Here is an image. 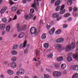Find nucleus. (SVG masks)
<instances>
[{"label":"nucleus","instance_id":"25","mask_svg":"<svg viewBox=\"0 0 78 78\" xmlns=\"http://www.w3.org/2000/svg\"><path fill=\"white\" fill-rule=\"evenodd\" d=\"M67 4L69 6H70L72 4V0H68Z\"/></svg>","mask_w":78,"mask_h":78},{"label":"nucleus","instance_id":"24","mask_svg":"<svg viewBox=\"0 0 78 78\" xmlns=\"http://www.w3.org/2000/svg\"><path fill=\"white\" fill-rule=\"evenodd\" d=\"M72 78H78V74L77 73H75L74 74Z\"/></svg>","mask_w":78,"mask_h":78},{"label":"nucleus","instance_id":"50","mask_svg":"<svg viewBox=\"0 0 78 78\" xmlns=\"http://www.w3.org/2000/svg\"><path fill=\"white\" fill-rule=\"evenodd\" d=\"M29 18H32L33 17V15H32V14H29Z\"/></svg>","mask_w":78,"mask_h":78},{"label":"nucleus","instance_id":"61","mask_svg":"<svg viewBox=\"0 0 78 78\" xmlns=\"http://www.w3.org/2000/svg\"><path fill=\"white\" fill-rule=\"evenodd\" d=\"M36 16H35L34 18H33V20H35V19H36Z\"/></svg>","mask_w":78,"mask_h":78},{"label":"nucleus","instance_id":"22","mask_svg":"<svg viewBox=\"0 0 78 78\" xmlns=\"http://www.w3.org/2000/svg\"><path fill=\"white\" fill-rule=\"evenodd\" d=\"M72 58L70 56H68L67 57V60L69 62H70L71 61H72Z\"/></svg>","mask_w":78,"mask_h":78},{"label":"nucleus","instance_id":"7","mask_svg":"<svg viewBox=\"0 0 78 78\" xmlns=\"http://www.w3.org/2000/svg\"><path fill=\"white\" fill-rule=\"evenodd\" d=\"M25 34L24 32H21L20 33L18 36V38L19 39H22V38H23L25 36Z\"/></svg>","mask_w":78,"mask_h":78},{"label":"nucleus","instance_id":"30","mask_svg":"<svg viewBox=\"0 0 78 78\" xmlns=\"http://www.w3.org/2000/svg\"><path fill=\"white\" fill-rule=\"evenodd\" d=\"M70 16V13H67L64 15V17H68Z\"/></svg>","mask_w":78,"mask_h":78},{"label":"nucleus","instance_id":"58","mask_svg":"<svg viewBox=\"0 0 78 78\" xmlns=\"http://www.w3.org/2000/svg\"><path fill=\"white\" fill-rule=\"evenodd\" d=\"M1 77V78H4V76H3V74H1L0 75Z\"/></svg>","mask_w":78,"mask_h":78},{"label":"nucleus","instance_id":"49","mask_svg":"<svg viewBox=\"0 0 78 78\" xmlns=\"http://www.w3.org/2000/svg\"><path fill=\"white\" fill-rule=\"evenodd\" d=\"M16 13L17 14L20 15V10H17V11Z\"/></svg>","mask_w":78,"mask_h":78},{"label":"nucleus","instance_id":"52","mask_svg":"<svg viewBox=\"0 0 78 78\" xmlns=\"http://www.w3.org/2000/svg\"><path fill=\"white\" fill-rule=\"evenodd\" d=\"M9 3L10 4V5H13V4H14V3L12 2L11 0L10 1Z\"/></svg>","mask_w":78,"mask_h":78},{"label":"nucleus","instance_id":"63","mask_svg":"<svg viewBox=\"0 0 78 78\" xmlns=\"http://www.w3.org/2000/svg\"><path fill=\"white\" fill-rule=\"evenodd\" d=\"M38 64H39V65L41 64V61H40L39 60L38 61Z\"/></svg>","mask_w":78,"mask_h":78},{"label":"nucleus","instance_id":"56","mask_svg":"<svg viewBox=\"0 0 78 78\" xmlns=\"http://www.w3.org/2000/svg\"><path fill=\"white\" fill-rule=\"evenodd\" d=\"M20 27V25L19 24H16V28H19Z\"/></svg>","mask_w":78,"mask_h":78},{"label":"nucleus","instance_id":"1","mask_svg":"<svg viewBox=\"0 0 78 78\" xmlns=\"http://www.w3.org/2000/svg\"><path fill=\"white\" fill-rule=\"evenodd\" d=\"M75 47L76 46L75 45V43L73 42L70 45H67L65 48H64L63 49H65L66 51L67 52H69V51H71V49H75Z\"/></svg>","mask_w":78,"mask_h":78},{"label":"nucleus","instance_id":"15","mask_svg":"<svg viewBox=\"0 0 78 78\" xmlns=\"http://www.w3.org/2000/svg\"><path fill=\"white\" fill-rule=\"evenodd\" d=\"M47 37V35L45 34H42L41 36V38L42 39H45Z\"/></svg>","mask_w":78,"mask_h":78},{"label":"nucleus","instance_id":"3","mask_svg":"<svg viewBox=\"0 0 78 78\" xmlns=\"http://www.w3.org/2000/svg\"><path fill=\"white\" fill-rule=\"evenodd\" d=\"M54 18H57V20L58 21L60 20V19H62V17L59 16V14L56 13H54L52 16Z\"/></svg>","mask_w":78,"mask_h":78},{"label":"nucleus","instance_id":"53","mask_svg":"<svg viewBox=\"0 0 78 78\" xmlns=\"http://www.w3.org/2000/svg\"><path fill=\"white\" fill-rule=\"evenodd\" d=\"M27 2V1L26 0H23L22 1V2L23 3H25Z\"/></svg>","mask_w":78,"mask_h":78},{"label":"nucleus","instance_id":"4","mask_svg":"<svg viewBox=\"0 0 78 78\" xmlns=\"http://www.w3.org/2000/svg\"><path fill=\"white\" fill-rule=\"evenodd\" d=\"M53 75L55 77H59L61 76V73L57 71H55L53 73Z\"/></svg>","mask_w":78,"mask_h":78},{"label":"nucleus","instance_id":"44","mask_svg":"<svg viewBox=\"0 0 78 78\" xmlns=\"http://www.w3.org/2000/svg\"><path fill=\"white\" fill-rule=\"evenodd\" d=\"M69 12H71V11H72L73 9L72 8V7H70L69 8Z\"/></svg>","mask_w":78,"mask_h":78},{"label":"nucleus","instance_id":"18","mask_svg":"<svg viewBox=\"0 0 78 78\" xmlns=\"http://www.w3.org/2000/svg\"><path fill=\"white\" fill-rule=\"evenodd\" d=\"M7 73L9 74V75H12L14 74V72L12 70H9L7 71Z\"/></svg>","mask_w":78,"mask_h":78},{"label":"nucleus","instance_id":"19","mask_svg":"<svg viewBox=\"0 0 78 78\" xmlns=\"http://www.w3.org/2000/svg\"><path fill=\"white\" fill-rule=\"evenodd\" d=\"M64 59V58H63V57L62 56H60L58 57L57 58V60L58 61H62Z\"/></svg>","mask_w":78,"mask_h":78},{"label":"nucleus","instance_id":"35","mask_svg":"<svg viewBox=\"0 0 78 78\" xmlns=\"http://www.w3.org/2000/svg\"><path fill=\"white\" fill-rule=\"evenodd\" d=\"M17 45H14L12 47V48L13 50H16V49H17Z\"/></svg>","mask_w":78,"mask_h":78},{"label":"nucleus","instance_id":"33","mask_svg":"<svg viewBox=\"0 0 78 78\" xmlns=\"http://www.w3.org/2000/svg\"><path fill=\"white\" fill-rule=\"evenodd\" d=\"M17 31L18 32L22 31V28L21 27L17 28Z\"/></svg>","mask_w":78,"mask_h":78},{"label":"nucleus","instance_id":"48","mask_svg":"<svg viewBox=\"0 0 78 78\" xmlns=\"http://www.w3.org/2000/svg\"><path fill=\"white\" fill-rule=\"evenodd\" d=\"M72 20V18H69L68 20V22H70Z\"/></svg>","mask_w":78,"mask_h":78},{"label":"nucleus","instance_id":"60","mask_svg":"<svg viewBox=\"0 0 78 78\" xmlns=\"http://www.w3.org/2000/svg\"><path fill=\"white\" fill-rule=\"evenodd\" d=\"M12 20V18H9V22H10L11 21V20Z\"/></svg>","mask_w":78,"mask_h":78},{"label":"nucleus","instance_id":"54","mask_svg":"<svg viewBox=\"0 0 78 78\" xmlns=\"http://www.w3.org/2000/svg\"><path fill=\"white\" fill-rule=\"evenodd\" d=\"M5 34V31H3L2 32V35H3Z\"/></svg>","mask_w":78,"mask_h":78},{"label":"nucleus","instance_id":"57","mask_svg":"<svg viewBox=\"0 0 78 78\" xmlns=\"http://www.w3.org/2000/svg\"><path fill=\"white\" fill-rule=\"evenodd\" d=\"M34 8V9H35L36 10V11H37V7H36V6H35Z\"/></svg>","mask_w":78,"mask_h":78},{"label":"nucleus","instance_id":"13","mask_svg":"<svg viewBox=\"0 0 78 78\" xmlns=\"http://www.w3.org/2000/svg\"><path fill=\"white\" fill-rule=\"evenodd\" d=\"M24 73H25L24 70L22 69V71L21 72H20V71H17L16 72V74L17 75H18L19 73H20V75H23V74H24Z\"/></svg>","mask_w":78,"mask_h":78},{"label":"nucleus","instance_id":"14","mask_svg":"<svg viewBox=\"0 0 78 78\" xmlns=\"http://www.w3.org/2000/svg\"><path fill=\"white\" fill-rule=\"evenodd\" d=\"M5 28V24H1L0 25V29L1 30H4Z\"/></svg>","mask_w":78,"mask_h":78},{"label":"nucleus","instance_id":"8","mask_svg":"<svg viewBox=\"0 0 78 78\" xmlns=\"http://www.w3.org/2000/svg\"><path fill=\"white\" fill-rule=\"evenodd\" d=\"M54 47L55 48L61 49L62 48V45L61 44H56L54 45Z\"/></svg>","mask_w":78,"mask_h":78},{"label":"nucleus","instance_id":"39","mask_svg":"<svg viewBox=\"0 0 78 78\" xmlns=\"http://www.w3.org/2000/svg\"><path fill=\"white\" fill-rule=\"evenodd\" d=\"M28 48H27L24 50V53L25 54H27V53H28Z\"/></svg>","mask_w":78,"mask_h":78},{"label":"nucleus","instance_id":"17","mask_svg":"<svg viewBox=\"0 0 78 78\" xmlns=\"http://www.w3.org/2000/svg\"><path fill=\"white\" fill-rule=\"evenodd\" d=\"M73 70L75 71L78 70V66L77 65H75L73 66Z\"/></svg>","mask_w":78,"mask_h":78},{"label":"nucleus","instance_id":"20","mask_svg":"<svg viewBox=\"0 0 78 78\" xmlns=\"http://www.w3.org/2000/svg\"><path fill=\"white\" fill-rule=\"evenodd\" d=\"M67 67V66L66 64L65 63L62 64L61 66V67L62 69H65L66 67Z\"/></svg>","mask_w":78,"mask_h":78},{"label":"nucleus","instance_id":"32","mask_svg":"<svg viewBox=\"0 0 78 78\" xmlns=\"http://www.w3.org/2000/svg\"><path fill=\"white\" fill-rule=\"evenodd\" d=\"M24 17L27 20H28V19L30 18V17L29 16V15H25L24 16Z\"/></svg>","mask_w":78,"mask_h":78},{"label":"nucleus","instance_id":"34","mask_svg":"<svg viewBox=\"0 0 78 78\" xmlns=\"http://www.w3.org/2000/svg\"><path fill=\"white\" fill-rule=\"evenodd\" d=\"M16 59H17V58L15 57H13L11 58V61H16Z\"/></svg>","mask_w":78,"mask_h":78},{"label":"nucleus","instance_id":"55","mask_svg":"<svg viewBox=\"0 0 78 78\" xmlns=\"http://www.w3.org/2000/svg\"><path fill=\"white\" fill-rule=\"evenodd\" d=\"M56 0H51V3H55V2Z\"/></svg>","mask_w":78,"mask_h":78},{"label":"nucleus","instance_id":"45","mask_svg":"<svg viewBox=\"0 0 78 78\" xmlns=\"http://www.w3.org/2000/svg\"><path fill=\"white\" fill-rule=\"evenodd\" d=\"M54 66L55 67L58 68L59 66V64H58V63L55 64V65Z\"/></svg>","mask_w":78,"mask_h":78},{"label":"nucleus","instance_id":"37","mask_svg":"<svg viewBox=\"0 0 78 78\" xmlns=\"http://www.w3.org/2000/svg\"><path fill=\"white\" fill-rule=\"evenodd\" d=\"M60 6H58L56 9L55 10L56 11H58L61 9H60Z\"/></svg>","mask_w":78,"mask_h":78},{"label":"nucleus","instance_id":"21","mask_svg":"<svg viewBox=\"0 0 78 78\" xmlns=\"http://www.w3.org/2000/svg\"><path fill=\"white\" fill-rule=\"evenodd\" d=\"M11 53L13 55H16L17 54V52L15 50H12L11 51Z\"/></svg>","mask_w":78,"mask_h":78},{"label":"nucleus","instance_id":"23","mask_svg":"<svg viewBox=\"0 0 78 78\" xmlns=\"http://www.w3.org/2000/svg\"><path fill=\"white\" fill-rule=\"evenodd\" d=\"M61 29H58L55 32V34L57 35L60 34V33H61Z\"/></svg>","mask_w":78,"mask_h":78},{"label":"nucleus","instance_id":"16","mask_svg":"<svg viewBox=\"0 0 78 78\" xmlns=\"http://www.w3.org/2000/svg\"><path fill=\"white\" fill-rule=\"evenodd\" d=\"M17 9V7L15 6L12 7L11 8V10L12 12H15Z\"/></svg>","mask_w":78,"mask_h":78},{"label":"nucleus","instance_id":"64","mask_svg":"<svg viewBox=\"0 0 78 78\" xmlns=\"http://www.w3.org/2000/svg\"><path fill=\"white\" fill-rule=\"evenodd\" d=\"M76 45H77V46H78V41H77L76 43Z\"/></svg>","mask_w":78,"mask_h":78},{"label":"nucleus","instance_id":"5","mask_svg":"<svg viewBox=\"0 0 78 78\" xmlns=\"http://www.w3.org/2000/svg\"><path fill=\"white\" fill-rule=\"evenodd\" d=\"M65 7V6H64V5H62L61 7L60 8V10L61 11L60 12V14H64L65 13V12H66V9H64V8ZM63 9L64 10H63ZM62 10H63V11Z\"/></svg>","mask_w":78,"mask_h":78},{"label":"nucleus","instance_id":"28","mask_svg":"<svg viewBox=\"0 0 78 78\" xmlns=\"http://www.w3.org/2000/svg\"><path fill=\"white\" fill-rule=\"evenodd\" d=\"M34 3L37 6H39V2L38 0H34Z\"/></svg>","mask_w":78,"mask_h":78},{"label":"nucleus","instance_id":"36","mask_svg":"<svg viewBox=\"0 0 78 78\" xmlns=\"http://www.w3.org/2000/svg\"><path fill=\"white\" fill-rule=\"evenodd\" d=\"M22 30H26V28H27V26L24 25L23 26L21 27Z\"/></svg>","mask_w":78,"mask_h":78},{"label":"nucleus","instance_id":"29","mask_svg":"<svg viewBox=\"0 0 78 78\" xmlns=\"http://www.w3.org/2000/svg\"><path fill=\"white\" fill-rule=\"evenodd\" d=\"M2 21L4 23H6L7 22V19L6 18H4L2 19Z\"/></svg>","mask_w":78,"mask_h":78},{"label":"nucleus","instance_id":"10","mask_svg":"<svg viewBox=\"0 0 78 78\" xmlns=\"http://www.w3.org/2000/svg\"><path fill=\"white\" fill-rule=\"evenodd\" d=\"M10 66L13 69H15V68H16V64L14 62H11L10 63Z\"/></svg>","mask_w":78,"mask_h":78},{"label":"nucleus","instance_id":"42","mask_svg":"<svg viewBox=\"0 0 78 78\" xmlns=\"http://www.w3.org/2000/svg\"><path fill=\"white\" fill-rule=\"evenodd\" d=\"M34 9H30V12L31 14H33L34 12Z\"/></svg>","mask_w":78,"mask_h":78},{"label":"nucleus","instance_id":"47","mask_svg":"<svg viewBox=\"0 0 78 78\" xmlns=\"http://www.w3.org/2000/svg\"><path fill=\"white\" fill-rule=\"evenodd\" d=\"M73 14L74 16H75L76 17H77L78 16V14L75 13H73Z\"/></svg>","mask_w":78,"mask_h":78},{"label":"nucleus","instance_id":"27","mask_svg":"<svg viewBox=\"0 0 78 78\" xmlns=\"http://www.w3.org/2000/svg\"><path fill=\"white\" fill-rule=\"evenodd\" d=\"M6 30L7 31L9 32V31H10V30H11V27H10V26H7L6 27Z\"/></svg>","mask_w":78,"mask_h":78},{"label":"nucleus","instance_id":"11","mask_svg":"<svg viewBox=\"0 0 78 78\" xmlns=\"http://www.w3.org/2000/svg\"><path fill=\"white\" fill-rule=\"evenodd\" d=\"M7 9V7L5 6L4 7L1 9V14H3L5 11Z\"/></svg>","mask_w":78,"mask_h":78},{"label":"nucleus","instance_id":"38","mask_svg":"<svg viewBox=\"0 0 78 78\" xmlns=\"http://www.w3.org/2000/svg\"><path fill=\"white\" fill-rule=\"evenodd\" d=\"M53 56V55L52 53H50L49 55V58H51Z\"/></svg>","mask_w":78,"mask_h":78},{"label":"nucleus","instance_id":"6","mask_svg":"<svg viewBox=\"0 0 78 78\" xmlns=\"http://www.w3.org/2000/svg\"><path fill=\"white\" fill-rule=\"evenodd\" d=\"M64 41V39L62 37H60L57 38L56 41L57 43H63Z\"/></svg>","mask_w":78,"mask_h":78},{"label":"nucleus","instance_id":"26","mask_svg":"<svg viewBox=\"0 0 78 78\" xmlns=\"http://www.w3.org/2000/svg\"><path fill=\"white\" fill-rule=\"evenodd\" d=\"M44 47L45 48H48V47L49 45L47 43H45L43 45Z\"/></svg>","mask_w":78,"mask_h":78},{"label":"nucleus","instance_id":"51","mask_svg":"<svg viewBox=\"0 0 78 78\" xmlns=\"http://www.w3.org/2000/svg\"><path fill=\"white\" fill-rule=\"evenodd\" d=\"M16 19H17V16L16 15H15L14 17V18L13 19V20H16Z\"/></svg>","mask_w":78,"mask_h":78},{"label":"nucleus","instance_id":"9","mask_svg":"<svg viewBox=\"0 0 78 78\" xmlns=\"http://www.w3.org/2000/svg\"><path fill=\"white\" fill-rule=\"evenodd\" d=\"M27 44V41H25L23 43V44H21L19 46V48L20 49H22L23 47H25L26 46Z\"/></svg>","mask_w":78,"mask_h":78},{"label":"nucleus","instance_id":"59","mask_svg":"<svg viewBox=\"0 0 78 78\" xmlns=\"http://www.w3.org/2000/svg\"><path fill=\"white\" fill-rule=\"evenodd\" d=\"M35 5H34V4H33L32 5V8H34V7L35 6Z\"/></svg>","mask_w":78,"mask_h":78},{"label":"nucleus","instance_id":"40","mask_svg":"<svg viewBox=\"0 0 78 78\" xmlns=\"http://www.w3.org/2000/svg\"><path fill=\"white\" fill-rule=\"evenodd\" d=\"M44 78H48L49 76L47 74H44Z\"/></svg>","mask_w":78,"mask_h":78},{"label":"nucleus","instance_id":"2","mask_svg":"<svg viewBox=\"0 0 78 78\" xmlns=\"http://www.w3.org/2000/svg\"><path fill=\"white\" fill-rule=\"evenodd\" d=\"M30 32L31 34H34L35 35L37 34L36 33V28L32 27L30 29Z\"/></svg>","mask_w":78,"mask_h":78},{"label":"nucleus","instance_id":"41","mask_svg":"<svg viewBox=\"0 0 78 78\" xmlns=\"http://www.w3.org/2000/svg\"><path fill=\"white\" fill-rule=\"evenodd\" d=\"M68 27V26L66 24H65L63 25V27L64 28H66L67 27Z\"/></svg>","mask_w":78,"mask_h":78},{"label":"nucleus","instance_id":"12","mask_svg":"<svg viewBox=\"0 0 78 78\" xmlns=\"http://www.w3.org/2000/svg\"><path fill=\"white\" fill-rule=\"evenodd\" d=\"M55 31V28H52L51 30H50L49 34L51 35L53 34L54 33Z\"/></svg>","mask_w":78,"mask_h":78},{"label":"nucleus","instance_id":"43","mask_svg":"<svg viewBox=\"0 0 78 78\" xmlns=\"http://www.w3.org/2000/svg\"><path fill=\"white\" fill-rule=\"evenodd\" d=\"M39 53V51L38 50H37L35 52V56H36L37 55V54Z\"/></svg>","mask_w":78,"mask_h":78},{"label":"nucleus","instance_id":"46","mask_svg":"<svg viewBox=\"0 0 78 78\" xmlns=\"http://www.w3.org/2000/svg\"><path fill=\"white\" fill-rule=\"evenodd\" d=\"M73 11L74 12H76V11H77V8L76 7H74L73 9Z\"/></svg>","mask_w":78,"mask_h":78},{"label":"nucleus","instance_id":"31","mask_svg":"<svg viewBox=\"0 0 78 78\" xmlns=\"http://www.w3.org/2000/svg\"><path fill=\"white\" fill-rule=\"evenodd\" d=\"M60 1H57L55 3V6H58L59 4H60Z\"/></svg>","mask_w":78,"mask_h":78},{"label":"nucleus","instance_id":"62","mask_svg":"<svg viewBox=\"0 0 78 78\" xmlns=\"http://www.w3.org/2000/svg\"><path fill=\"white\" fill-rule=\"evenodd\" d=\"M46 28L47 29H49V26H47Z\"/></svg>","mask_w":78,"mask_h":78}]
</instances>
